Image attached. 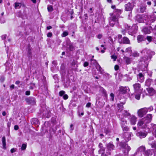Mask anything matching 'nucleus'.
<instances>
[{"instance_id": "16", "label": "nucleus", "mask_w": 156, "mask_h": 156, "mask_svg": "<svg viewBox=\"0 0 156 156\" xmlns=\"http://www.w3.org/2000/svg\"><path fill=\"white\" fill-rule=\"evenodd\" d=\"M152 30V28L151 26L144 27L142 29V31L145 34H149L151 32V30Z\"/></svg>"}, {"instance_id": "13", "label": "nucleus", "mask_w": 156, "mask_h": 156, "mask_svg": "<svg viewBox=\"0 0 156 156\" xmlns=\"http://www.w3.org/2000/svg\"><path fill=\"white\" fill-rule=\"evenodd\" d=\"M129 89L128 87H121L119 88V90L120 94H124L129 91Z\"/></svg>"}, {"instance_id": "36", "label": "nucleus", "mask_w": 156, "mask_h": 156, "mask_svg": "<svg viewBox=\"0 0 156 156\" xmlns=\"http://www.w3.org/2000/svg\"><path fill=\"white\" fill-rule=\"evenodd\" d=\"M68 35V32L67 31H64L62 35V37H65Z\"/></svg>"}, {"instance_id": "38", "label": "nucleus", "mask_w": 156, "mask_h": 156, "mask_svg": "<svg viewBox=\"0 0 156 156\" xmlns=\"http://www.w3.org/2000/svg\"><path fill=\"white\" fill-rule=\"evenodd\" d=\"M32 122H33V123L37 124L38 123V122L37 119L34 118L32 119Z\"/></svg>"}, {"instance_id": "26", "label": "nucleus", "mask_w": 156, "mask_h": 156, "mask_svg": "<svg viewBox=\"0 0 156 156\" xmlns=\"http://www.w3.org/2000/svg\"><path fill=\"white\" fill-rule=\"evenodd\" d=\"M122 42L125 44H130V41L127 37H124L122 38Z\"/></svg>"}, {"instance_id": "59", "label": "nucleus", "mask_w": 156, "mask_h": 156, "mask_svg": "<svg viewBox=\"0 0 156 156\" xmlns=\"http://www.w3.org/2000/svg\"><path fill=\"white\" fill-rule=\"evenodd\" d=\"M90 105H91V103H88L86 105V107L87 108H89V107H90Z\"/></svg>"}, {"instance_id": "31", "label": "nucleus", "mask_w": 156, "mask_h": 156, "mask_svg": "<svg viewBox=\"0 0 156 156\" xmlns=\"http://www.w3.org/2000/svg\"><path fill=\"white\" fill-rule=\"evenodd\" d=\"M151 126L152 127V128L154 130V135L155 137H156V125L153 124L152 123L151 124Z\"/></svg>"}, {"instance_id": "61", "label": "nucleus", "mask_w": 156, "mask_h": 156, "mask_svg": "<svg viewBox=\"0 0 156 156\" xmlns=\"http://www.w3.org/2000/svg\"><path fill=\"white\" fill-rule=\"evenodd\" d=\"M11 152V153H13L16 151V150L14 148H13L11 149L10 150Z\"/></svg>"}, {"instance_id": "53", "label": "nucleus", "mask_w": 156, "mask_h": 156, "mask_svg": "<svg viewBox=\"0 0 156 156\" xmlns=\"http://www.w3.org/2000/svg\"><path fill=\"white\" fill-rule=\"evenodd\" d=\"M102 35L101 34H99L98 35L97 37L99 39H100L102 38Z\"/></svg>"}, {"instance_id": "35", "label": "nucleus", "mask_w": 156, "mask_h": 156, "mask_svg": "<svg viewBox=\"0 0 156 156\" xmlns=\"http://www.w3.org/2000/svg\"><path fill=\"white\" fill-rule=\"evenodd\" d=\"M98 70H99V72L101 73H102L103 70L101 66L98 64L97 67Z\"/></svg>"}, {"instance_id": "39", "label": "nucleus", "mask_w": 156, "mask_h": 156, "mask_svg": "<svg viewBox=\"0 0 156 156\" xmlns=\"http://www.w3.org/2000/svg\"><path fill=\"white\" fill-rule=\"evenodd\" d=\"M105 150V148L103 147L100 148V149L99 150L98 152L100 154H101L102 153L104 152Z\"/></svg>"}, {"instance_id": "20", "label": "nucleus", "mask_w": 156, "mask_h": 156, "mask_svg": "<svg viewBox=\"0 0 156 156\" xmlns=\"http://www.w3.org/2000/svg\"><path fill=\"white\" fill-rule=\"evenodd\" d=\"M137 80L141 83L143 82L144 80V76L141 73H140L137 76Z\"/></svg>"}, {"instance_id": "23", "label": "nucleus", "mask_w": 156, "mask_h": 156, "mask_svg": "<svg viewBox=\"0 0 156 156\" xmlns=\"http://www.w3.org/2000/svg\"><path fill=\"white\" fill-rule=\"evenodd\" d=\"M123 59L126 64L128 65L131 63L132 60L130 58L124 56L123 57Z\"/></svg>"}, {"instance_id": "34", "label": "nucleus", "mask_w": 156, "mask_h": 156, "mask_svg": "<svg viewBox=\"0 0 156 156\" xmlns=\"http://www.w3.org/2000/svg\"><path fill=\"white\" fill-rule=\"evenodd\" d=\"M142 154L136 151V152L134 153V154L132 155L131 156H142Z\"/></svg>"}, {"instance_id": "8", "label": "nucleus", "mask_w": 156, "mask_h": 156, "mask_svg": "<svg viewBox=\"0 0 156 156\" xmlns=\"http://www.w3.org/2000/svg\"><path fill=\"white\" fill-rule=\"evenodd\" d=\"M146 108H144L138 110L137 112L139 117H143L147 113Z\"/></svg>"}, {"instance_id": "52", "label": "nucleus", "mask_w": 156, "mask_h": 156, "mask_svg": "<svg viewBox=\"0 0 156 156\" xmlns=\"http://www.w3.org/2000/svg\"><path fill=\"white\" fill-rule=\"evenodd\" d=\"M115 70L117 71L119 69V66L118 65H116L114 67Z\"/></svg>"}, {"instance_id": "18", "label": "nucleus", "mask_w": 156, "mask_h": 156, "mask_svg": "<svg viewBox=\"0 0 156 156\" xmlns=\"http://www.w3.org/2000/svg\"><path fill=\"white\" fill-rule=\"evenodd\" d=\"M147 135V132L142 131L138 132L136 134V136L140 138H143L145 137Z\"/></svg>"}, {"instance_id": "6", "label": "nucleus", "mask_w": 156, "mask_h": 156, "mask_svg": "<svg viewBox=\"0 0 156 156\" xmlns=\"http://www.w3.org/2000/svg\"><path fill=\"white\" fill-rule=\"evenodd\" d=\"M125 29L128 30V33L129 34L132 35L136 33L137 29L135 27L133 26L132 27L128 26L127 25L126 26Z\"/></svg>"}, {"instance_id": "48", "label": "nucleus", "mask_w": 156, "mask_h": 156, "mask_svg": "<svg viewBox=\"0 0 156 156\" xmlns=\"http://www.w3.org/2000/svg\"><path fill=\"white\" fill-rule=\"evenodd\" d=\"M112 58L113 59L114 61H115L117 59V57L115 55H112L111 56Z\"/></svg>"}, {"instance_id": "11", "label": "nucleus", "mask_w": 156, "mask_h": 156, "mask_svg": "<svg viewBox=\"0 0 156 156\" xmlns=\"http://www.w3.org/2000/svg\"><path fill=\"white\" fill-rule=\"evenodd\" d=\"M148 144L151 146L152 148H156L155 140H154L153 136H150L149 138Z\"/></svg>"}, {"instance_id": "55", "label": "nucleus", "mask_w": 156, "mask_h": 156, "mask_svg": "<svg viewBox=\"0 0 156 156\" xmlns=\"http://www.w3.org/2000/svg\"><path fill=\"white\" fill-rule=\"evenodd\" d=\"M30 94V91L29 90L25 92V94L27 95H29Z\"/></svg>"}, {"instance_id": "28", "label": "nucleus", "mask_w": 156, "mask_h": 156, "mask_svg": "<svg viewBox=\"0 0 156 156\" xmlns=\"http://www.w3.org/2000/svg\"><path fill=\"white\" fill-rule=\"evenodd\" d=\"M2 143L3 148L4 149H6L5 137V136H3L2 138Z\"/></svg>"}, {"instance_id": "5", "label": "nucleus", "mask_w": 156, "mask_h": 156, "mask_svg": "<svg viewBox=\"0 0 156 156\" xmlns=\"http://www.w3.org/2000/svg\"><path fill=\"white\" fill-rule=\"evenodd\" d=\"M120 124L121 125V126L122 130L123 131H128L129 130V127L126 125L127 124V122L124 118H120Z\"/></svg>"}, {"instance_id": "47", "label": "nucleus", "mask_w": 156, "mask_h": 156, "mask_svg": "<svg viewBox=\"0 0 156 156\" xmlns=\"http://www.w3.org/2000/svg\"><path fill=\"white\" fill-rule=\"evenodd\" d=\"M48 11L49 12H51L53 10V8L51 6H49L48 7Z\"/></svg>"}, {"instance_id": "46", "label": "nucleus", "mask_w": 156, "mask_h": 156, "mask_svg": "<svg viewBox=\"0 0 156 156\" xmlns=\"http://www.w3.org/2000/svg\"><path fill=\"white\" fill-rule=\"evenodd\" d=\"M65 93V92L63 90H62L59 92V95L60 96H62Z\"/></svg>"}, {"instance_id": "60", "label": "nucleus", "mask_w": 156, "mask_h": 156, "mask_svg": "<svg viewBox=\"0 0 156 156\" xmlns=\"http://www.w3.org/2000/svg\"><path fill=\"white\" fill-rule=\"evenodd\" d=\"M14 129L15 130H17L19 129V127L17 125H15L14 127Z\"/></svg>"}, {"instance_id": "29", "label": "nucleus", "mask_w": 156, "mask_h": 156, "mask_svg": "<svg viewBox=\"0 0 156 156\" xmlns=\"http://www.w3.org/2000/svg\"><path fill=\"white\" fill-rule=\"evenodd\" d=\"M144 38L141 35H140L137 37V40L138 42H140L144 40Z\"/></svg>"}, {"instance_id": "51", "label": "nucleus", "mask_w": 156, "mask_h": 156, "mask_svg": "<svg viewBox=\"0 0 156 156\" xmlns=\"http://www.w3.org/2000/svg\"><path fill=\"white\" fill-rule=\"evenodd\" d=\"M63 98L64 99L66 100L68 99V96L67 94H65L64 95Z\"/></svg>"}, {"instance_id": "32", "label": "nucleus", "mask_w": 156, "mask_h": 156, "mask_svg": "<svg viewBox=\"0 0 156 156\" xmlns=\"http://www.w3.org/2000/svg\"><path fill=\"white\" fill-rule=\"evenodd\" d=\"M135 96V98L138 100L140 99L141 92H137Z\"/></svg>"}, {"instance_id": "25", "label": "nucleus", "mask_w": 156, "mask_h": 156, "mask_svg": "<svg viewBox=\"0 0 156 156\" xmlns=\"http://www.w3.org/2000/svg\"><path fill=\"white\" fill-rule=\"evenodd\" d=\"M122 12V11L120 9H115L114 10L113 14H115L116 16H117V17H118L119 16L120 14Z\"/></svg>"}, {"instance_id": "3", "label": "nucleus", "mask_w": 156, "mask_h": 156, "mask_svg": "<svg viewBox=\"0 0 156 156\" xmlns=\"http://www.w3.org/2000/svg\"><path fill=\"white\" fill-rule=\"evenodd\" d=\"M110 16L109 18V21L110 25L112 27L116 23L118 24V20L117 16L113 13H110Z\"/></svg>"}, {"instance_id": "33", "label": "nucleus", "mask_w": 156, "mask_h": 156, "mask_svg": "<svg viewBox=\"0 0 156 156\" xmlns=\"http://www.w3.org/2000/svg\"><path fill=\"white\" fill-rule=\"evenodd\" d=\"M151 80L150 79H147L145 82V84L146 86H149L151 84Z\"/></svg>"}, {"instance_id": "15", "label": "nucleus", "mask_w": 156, "mask_h": 156, "mask_svg": "<svg viewBox=\"0 0 156 156\" xmlns=\"http://www.w3.org/2000/svg\"><path fill=\"white\" fill-rule=\"evenodd\" d=\"M154 148H152L151 149H148L145 151L144 153V156L151 155L153 153H154Z\"/></svg>"}, {"instance_id": "12", "label": "nucleus", "mask_w": 156, "mask_h": 156, "mask_svg": "<svg viewBox=\"0 0 156 156\" xmlns=\"http://www.w3.org/2000/svg\"><path fill=\"white\" fill-rule=\"evenodd\" d=\"M137 118L135 115H132L129 117L128 119L131 125H134L136 124Z\"/></svg>"}, {"instance_id": "21", "label": "nucleus", "mask_w": 156, "mask_h": 156, "mask_svg": "<svg viewBox=\"0 0 156 156\" xmlns=\"http://www.w3.org/2000/svg\"><path fill=\"white\" fill-rule=\"evenodd\" d=\"M107 149L109 151H111L113 150L115 148V146L112 143L110 142L106 145Z\"/></svg>"}, {"instance_id": "10", "label": "nucleus", "mask_w": 156, "mask_h": 156, "mask_svg": "<svg viewBox=\"0 0 156 156\" xmlns=\"http://www.w3.org/2000/svg\"><path fill=\"white\" fill-rule=\"evenodd\" d=\"M131 133L124 132L123 134L122 137L123 139L122 141L125 140L126 142H128L131 140Z\"/></svg>"}, {"instance_id": "40", "label": "nucleus", "mask_w": 156, "mask_h": 156, "mask_svg": "<svg viewBox=\"0 0 156 156\" xmlns=\"http://www.w3.org/2000/svg\"><path fill=\"white\" fill-rule=\"evenodd\" d=\"M146 109H147V112L148 111L149 112H150L151 111H152L153 110V107L152 106H150L149 107V108H146Z\"/></svg>"}, {"instance_id": "54", "label": "nucleus", "mask_w": 156, "mask_h": 156, "mask_svg": "<svg viewBox=\"0 0 156 156\" xmlns=\"http://www.w3.org/2000/svg\"><path fill=\"white\" fill-rule=\"evenodd\" d=\"M7 35L6 34L3 35L2 36V38L3 40H5L6 37Z\"/></svg>"}, {"instance_id": "7", "label": "nucleus", "mask_w": 156, "mask_h": 156, "mask_svg": "<svg viewBox=\"0 0 156 156\" xmlns=\"http://www.w3.org/2000/svg\"><path fill=\"white\" fill-rule=\"evenodd\" d=\"M120 145L122 146L123 153L125 155L127 154L131 149L130 147L126 144H122L121 143Z\"/></svg>"}, {"instance_id": "43", "label": "nucleus", "mask_w": 156, "mask_h": 156, "mask_svg": "<svg viewBox=\"0 0 156 156\" xmlns=\"http://www.w3.org/2000/svg\"><path fill=\"white\" fill-rule=\"evenodd\" d=\"M147 40L149 42H151L152 39V37L150 36H147L146 38Z\"/></svg>"}, {"instance_id": "57", "label": "nucleus", "mask_w": 156, "mask_h": 156, "mask_svg": "<svg viewBox=\"0 0 156 156\" xmlns=\"http://www.w3.org/2000/svg\"><path fill=\"white\" fill-rule=\"evenodd\" d=\"M10 88L11 90L13 89L14 88V85L13 84H12L10 86Z\"/></svg>"}, {"instance_id": "2", "label": "nucleus", "mask_w": 156, "mask_h": 156, "mask_svg": "<svg viewBox=\"0 0 156 156\" xmlns=\"http://www.w3.org/2000/svg\"><path fill=\"white\" fill-rule=\"evenodd\" d=\"M141 53L145 55L144 58H142V59L141 60V61H144V62H146L147 61L150 60L152 55L155 54L154 51H151L147 48H144L141 51Z\"/></svg>"}, {"instance_id": "14", "label": "nucleus", "mask_w": 156, "mask_h": 156, "mask_svg": "<svg viewBox=\"0 0 156 156\" xmlns=\"http://www.w3.org/2000/svg\"><path fill=\"white\" fill-rule=\"evenodd\" d=\"M134 4L133 3L128 2L125 5V10L126 11H131L134 7Z\"/></svg>"}, {"instance_id": "19", "label": "nucleus", "mask_w": 156, "mask_h": 156, "mask_svg": "<svg viewBox=\"0 0 156 156\" xmlns=\"http://www.w3.org/2000/svg\"><path fill=\"white\" fill-rule=\"evenodd\" d=\"M156 20V16H147V18L146 19V20L147 21L150 22V23H153Z\"/></svg>"}, {"instance_id": "62", "label": "nucleus", "mask_w": 156, "mask_h": 156, "mask_svg": "<svg viewBox=\"0 0 156 156\" xmlns=\"http://www.w3.org/2000/svg\"><path fill=\"white\" fill-rule=\"evenodd\" d=\"M99 147L100 148H101L103 147L102 146V144L101 143H100L99 144Z\"/></svg>"}, {"instance_id": "4", "label": "nucleus", "mask_w": 156, "mask_h": 156, "mask_svg": "<svg viewBox=\"0 0 156 156\" xmlns=\"http://www.w3.org/2000/svg\"><path fill=\"white\" fill-rule=\"evenodd\" d=\"M125 104V102H120V104H118L117 106L119 112H122L123 115L126 116H130V114L126 110H123V105Z\"/></svg>"}, {"instance_id": "45", "label": "nucleus", "mask_w": 156, "mask_h": 156, "mask_svg": "<svg viewBox=\"0 0 156 156\" xmlns=\"http://www.w3.org/2000/svg\"><path fill=\"white\" fill-rule=\"evenodd\" d=\"M69 48L70 51H73V47L72 44H70L69 45Z\"/></svg>"}, {"instance_id": "30", "label": "nucleus", "mask_w": 156, "mask_h": 156, "mask_svg": "<svg viewBox=\"0 0 156 156\" xmlns=\"http://www.w3.org/2000/svg\"><path fill=\"white\" fill-rule=\"evenodd\" d=\"M15 4V8L16 9H19L21 6L22 4L21 3L18 2H15L14 3Z\"/></svg>"}, {"instance_id": "24", "label": "nucleus", "mask_w": 156, "mask_h": 156, "mask_svg": "<svg viewBox=\"0 0 156 156\" xmlns=\"http://www.w3.org/2000/svg\"><path fill=\"white\" fill-rule=\"evenodd\" d=\"M145 149V147L144 146H141L139 147L136 151L142 154L144 151Z\"/></svg>"}, {"instance_id": "42", "label": "nucleus", "mask_w": 156, "mask_h": 156, "mask_svg": "<svg viewBox=\"0 0 156 156\" xmlns=\"http://www.w3.org/2000/svg\"><path fill=\"white\" fill-rule=\"evenodd\" d=\"M26 147H27V144H24L22 145L21 149L22 150H24L26 149Z\"/></svg>"}, {"instance_id": "63", "label": "nucleus", "mask_w": 156, "mask_h": 156, "mask_svg": "<svg viewBox=\"0 0 156 156\" xmlns=\"http://www.w3.org/2000/svg\"><path fill=\"white\" fill-rule=\"evenodd\" d=\"M2 115L3 116H5L6 115V112L5 111H3L2 112Z\"/></svg>"}, {"instance_id": "9", "label": "nucleus", "mask_w": 156, "mask_h": 156, "mask_svg": "<svg viewBox=\"0 0 156 156\" xmlns=\"http://www.w3.org/2000/svg\"><path fill=\"white\" fill-rule=\"evenodd\" d=\"M134 91L135 93L141 92L142 90L140 84L139 83H136L133 85Z\"/></svg>"}, {"instance_id": "37", "label": "nucleus", "mask_w": 156, "mask_h": 156, "mask_svg": "<svg viewBox=\"0 0 156 156\" xmlns=\"http://www.w3.org/2000/svg\"><path fill=\"white\" fill-rule=\"evenodd\" d=\"M132 52V50L131 47H128L125 50V52H127V53H130L131 52Z\"/></svg>"}, {"instance_id": "41", "label": "nucleus", "mask_w": 156, "mask_h": 156, "mask_svg": "<svg viewBox=\"0 0 156 156\" xmlns=\"http://www.w3.org/2000/svg\"><path fill=\"white\" fill-rule=\"evenodd\" d=\"M132 55L134 57H137L139 56V53L137 52H134L132 54Z\"/></svg>"}, {"instance_id": "49", "label": "nucleus", "mask_w": 156, "mask_h": 156, "mask_svg": "<svg viewBox=\"0 0 156 156\" xmlns=\"http://www.w3.org/2000/svg\"><path fill=\"white\" fill-rule=\"evenodd\" d=\"M110 96L111 97V99L112 100V101H113L114 97V94L112 93H111L110 94Z\"/></svg>"}, {"instance_id": "64", "label": "nucleus", "mask_w": 156, "mask_h": 156, "mask_svg": "<svg viewBox=\"0 0 156 156\" xmlns=\"http://www.w3.org/2000/svg\"><path fill=\"white\" fill-rule=\"evenodd\" d=\"M101 156H107L106 154H105V152L103 153H101Z\"/></svg>"}, {"instance_id": "56", "label": "nucleus", "mask_w": 156, "mask_h": 156, "mask_svg": "<svg viewBox=\"0 0 156 156\" xmlns=\"http://www.w3.org/2000/svg\"><path fill=\"white\" fill-rule=\"evenodd\" d=\"M89 65L88 63L87 62H85L84 63L83 66L84 67H86L88 66Z\"/></svg>"}, {"instance_id": "44", "label": "nucleus", "mask_w": 156, "mask_h": 156, "mask_svg": "<svg viewBox=\"0 0 156 156\" xmlns=\"http://www.w3.org/2000/svg\"><path fill=\"white\" fill-rule=\"evenodd\" d=\"M146 9V8L145 7H141L140 9V11L142 12H144Z\"/></svg>"}, {"instance_id": "17", "label": "nucleus", "mask_w": 156, "mask_h": 156, "mask_svg": "<svg viewBox=\"0 0 156 156\" xmlns=\"http://www.w3.org/2000/svg\"><path fill=\"white\" fill-rule=\"evenodd\" d=\"M26 102L29 104L34 105L36 103L35 99L33 97H30L26 99Z\"/></svg>"}, {"instance_id": "50", "label": "nucleus", "mask_w": 156, "mask_h": 156, "mask_svg": "<svg viewBox=\"0 0 156 156\" xmlns=\"http://www.w3.org/2000/svg\"><path fill=\"white\" fill-rule=\"evenodd\" d=\"M52 33L51 32H49L47 34V36L48 37H51L52 36Z\"/></svg>"}, {"instance_id": "27", "label": "nucleus", "mask_w": 156, "mask_h": 156, "mask_svg": "<svg viewBox=\"0 0 156 156\" xmlns=\"http://www.w3.org/2000/svg\"><path fill=\"white\" fill-rule=\"evenodd\" d=\"M148 93L151 95H152L155 92V90L151 87L148 88L147 89Z\"/></svg>"}, {"instance_id": "22", "label": "nucleus", "mask_w": 156, "mask_h": 156, "mask_svg": "<svg viewBox=\"0 0 156 156\" xmlns=\"http://www.w3.org/2000/svg\"><path fill=\"white\" fill-rule=\"evenodd\" d=\"M136 20L139 23H143L144 20L142 16L140 15H137L136 16Z\"/></svg>"}, {"instance_id": "58", "label": "nucleus", "mask_w": 156, "mask_h": 156, "mask_svg": "<svg viewBox=\"0 0 156 156\" xmlns=\"http://www.w3.org/2000/svg\"><path fill=\"white\" fill-rule=\"evenodd\" d=\"M103 92L104 95L106 96L107 95L106 91L104 89H103Z\"/></svg>"}, {"instance_id": "1", "label": "nucleus", "mask_w": 156, "mask_h": 156, "mask_svg": "<svg viewBox=\"0 0 156 156\" xmlns=\"http://www.w3.org/2000/svg\"><path fill=\"white\" fill-rule=\"evenodd\" d=\"M151 114H148L146 117L139 121L137 122V126L138 127L142 128L147 127L148 124L151 122Z\"/></svg>"}]
</instances>
